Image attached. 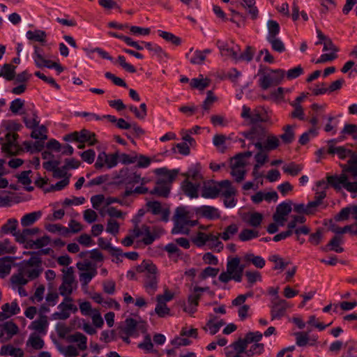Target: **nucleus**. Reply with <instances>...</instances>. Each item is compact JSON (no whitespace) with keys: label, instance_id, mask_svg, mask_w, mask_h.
<instances>
[{"label":"nucleus","instance_id":"50","mask_svg":"<svg viewBox=\"0 0 357 357\" xmlns=\"http://www.w3.org/2000/svg\"><path fill=\"white\" fill-rule=\"evenodd\" d=\"M13 236H15V241L17 243L22 244L26 249L29 248L28 245L31 243L32 240L29 239V236L25 229L22 230V231L13 233Z\"/></svg>","mask_w":357,"mask_h":357},{"label":"nucleus","instance_id":"3","mask_svg":"<svg viewBox=\"0 0 357 357\" xmlns=\"http://www.w3.org/2000/svg\"><path fill=\"white\" fill-rule=\"evenodd\" d=\"M194 213L187 206L178 207L173 218L174 226L172 230L174 234H188L189 228L197 225L193 220Z\"/></svg>","mask_w":357,"mask_h":357},{"label":"nucleus","instance_id":"31","mask_svg":"<svg viewBox=\"0 0 357 357\" xmlns=\"http://www.w3.org/2000/svg\"><path fill=\"white\" fill-rule=\"evenodd\" d=\"M328 183L335 188H344L348 191L349 184L353 182H349L348 177L345 174H342L340 176H328Z\"/></svg>","mask_w":357,"mask_h":357},{"label":"nucleus","instance_id":"5","mask_svg":"<svg viewBox=\"0 0 357 357\" xmlns=\"http://www.w3.org/2000/svg\"><path fill=\"white\" fill-rule=\"evenodd\" d=\"M66 341L70 344L60 349L65 357H77L81 351L87 349V337L80 332L69 335L66 337Z\"/></svg>","mask_w":357,"mask_h":357},{"label":"nucleus","instance_id":"53","mask_svg":"<svg viewBox=\"0 0 357 357\" xmlns=\"http://www.w3.org/2000/svg\"><path fill=\"white\" fill-rule=\"evenodd\" d=\"M238 231V225L236 224H231L227 227L222 233H220V237L224 241H228L236 234Z\"/></svg>","mask_w":357,"mask_h":357},{"label":"nucleus","instance_id":"11","mask_svg":"<svg viewBox=\"0 0 357 357\" xmlns=\"http://www.w3.org/2000/svg\"><path fill=\"white\" fill-rule=\"evenodd\" d=\"M57 309L59 311L52 314V319L65 320L70 317L71 313H76L78 311V307L72 297H63Z\"/></svg>","mask_w":357,"mask_h":357},{"label":"nucleus","instance_id":"43","mask_svg":"<svg viewBox=\"0 0 357 357\" xmlns=\"http://www.w3.org/2000/svg\"><path fill=\"white\" fill-rule=\"evenodd\" d=\"M192 50H193L192 48H191L190 50L189 53L186 54V57L189 59L190 62L192 64H195V65L202 64L206 59L204 52H202L200 50H196L191 55V52H192Z\"/></svg>","mask_w":357,"mask_h":357},{"label":"nucleus","instance_id":"44","mask_svg":"<svg viewBox=\"0 0 357 357\" xmlns=\"http://www.w3.org/2000/svg\"><path fill=\"white\" fill-rule=\"evenodd\" d=\"M268 33L266 36V40H271L273 38H278V35L280 33L279 24L273 20H270L267 22Z\"/></svg>","mask_w":357,"mask_h":357},{"label":"nucleus","instance_id":"35","mask_svg":"<svg viewBox=\"0 0 357 357\" xmlns=\"http://www.w3.org/2000/svg\"><path fill=\"white\" fill-rule=\"evenodd\" d=\"M1 356H10L13 357H23L24 351L20 348H15L10 344L3 345L0 349Z\"/></svg>","mask_w":357,"mask_h":357},{"label":"nucleus","instance_id":"57","mask_svg":"<svg viewBox=\"0 0 357 357\" xmlns=\"http://www.w3.org/2000/svg\"><path fill=\"white\" fill-rule=\"evenodd\" d=\"M329 229L332 232L335 233L337 236H340V234H343L347 232H350L353 234H357V230H354L352 225H347L344 227H340L334 224H331L329 227Z\"/></svg>","mask_w":357,"mask_h":357},{"label":"nucleus","instance_id":"20","mask_svg":"<svg viewBox=\"0 0 357 357\" xmlns=\"http://www.w3.org/2000/svg\"><path fill=\"white\" fill-rule=\"evenodd\" d=\"M291 211V206L289 203L282 202L280 204L277 208L276 211L273 215V220L278 225L282 227L284 225L288 215Z\"/></svg>","mask_w":357,"mask_h":357},{"label":"nucleus","instance_id":"18","mask_svg":"<svg viewBox=\"0 0 357 357\" xmlns=\"http://www.w3.org/2000/svg\"><path fill=\"white\" fill-rule=\"evenodd\" d=\"M217 44L222 56L231 58L236 61H238V52L240 51L238 45L234 43L229 44L220 40H218Z\"/></svg>","mask_w":357,"mask_h":357},{"label":"nucleus","instance_id":"6","mask_svg":"<svg viewBox=\"0 0 357 357\" xmlns=\"http://www.w3.org/2000/svg\"><path fill=\"white\" fill-rule=\"evenodd\" d=\"M244 269L245 265L241 264L239 257H228L226 271L219 275L218 279L223 283H227L231 280L240 282L242 280Z\"/></svg>","mask_w":357,"mask_h":357},{"label":"nucleus","instance_id":"10","mask_svg":"<svg viewBox=\"0 0 357 357\" xmlns=\"http://www.w3.org/2000/svg\"><path fill=\"white\" fill-rule=\"evenodd\" d=\"M62 282L59 287V294L63 297H70V294L77 288L73 267H67L62 270Z\"/></svg>","mask_w":357,"mask_h":357},{"label":"nucleus","instance_id":"28","mask_svg":"<svg viewBox=\"0 0 357 357\" xmlns=\"http://www.w3.org/2000/svg\"><path fill=\"white\" fill-rule=\"evenodd\" d=\"M33 49L34 51L32 57L36 66L38 68L45 67L48 68V66L50 65L52 61L45 56L43 50L37 45H33Z\"/></svg>","mask_w":357,"mask_h":357},{"label":"nucleus","instance_id":"58","mask_svg":"<svg viewBox=\"0 0 357 357\" xmlns=\"http://www.w3.org/2000/svg\"><path fill=\"white\" fill-rule=\"evenodd\" d=\"M269 260L274 263L273 268L275 270L283 271L289 264V261H286L276 255L271 256Z\"/></svg>","mask_w":357,"mask_h":357},{"label":"nucleus","instance_id":"41","mask_svg":"<svg viewBox=\"0 0 357 357\" xmlns=\"http://www.w3.org/2000/svg\"><path fill=\"white\" fill-rule=\"evenodd\" d=\"M257 150L258 152L255 155L256 164L254 166V173H256L268 160V151L264 150L263 148Z\"/></svg>","mask_w":357,"mask_h":357},{"label":"nucleus","instance_id":"39","mask_svg":"<svg viewBox=\"0 0 357 357\" xmlns=\"http://www.w3.org/2000/svg\"><path fill=\"white\" fill-rule=\"evenodd\" d=\"M16 67L10 63H6L0 66V77L6 80L10 81L14 79Z\"/></svg>","mask_w":357,"mask_h":357},{"label":"nucleus","instance_id":"25","mask_svg":"<svg viewBox=\"0 0 357 357\" xmlns=\"http://www.w3.org/2000/svg\"><path fill=\"white\" fill-rule=\"evenodd\" d=\"M20 312V307L16 301L11 303H5L1 306L0 312V321H3L18 314Z\"/></svg>","mask_w":357,"mask_h":357},{"label":"nucleus","instance_id":"32","mask_svg":"<svg viewBox=\"0 0 357 357\" xmlns=\"http://www.w3.org/2000/svg\"><path fill=\"white\" fill-rule=\"evenodd\" d=\"M91 203L92 207L98 211L101 216L105 215V210L107 209L105 195H96L91 197Z\"/></svg>","mask_w":357,"mask_h":357},{"label":"nucleus","instance_id":"36","mask_svg":"<svg viewBox=\"0 0 357 357\" xmlns=\"http://www.w3.org/2000/svg\"><path fill=\"white\" fill-rule=\"evenodd\" d=\"M243 260L245 262L252 264L257 268H262L266 264V261L264 258L261 256L255 255L252 252H248L244 255Z\"/></svg>","mask_w":357,"mask_h":357},{"label":"nucleus","instance_id":"51","mask_svg":"<svg viewBox=\"0 0 357 357\" xmlns=\"http://www.w3.org/2000/svg\"><path fill=\"white\" fill-rule=\"evenodd\" d=\"M343 170L351 173L354 176H357V155L356 153L349 159L347 164L343 167Z\"/></svg>","mask_w":357,"mask_h":357},{"label":"nucleus","instance_id":"24","mask_svg":"<svg viewBox=\"0 0 357 357\" xmlns=\"http://www.w3.org/2000/svg\"><path fill=\"white\" fill-rule=\"evenodd\" d=\"M218 182L209 181L205 182L202 187L201 195L206 199H214L218 196Z\"/></svg>","mask_w":357,"mask_h":357},{"label":"nucleus","instance_id":"19","mask_svg":"<svg viewBox=\"0 0 357 357\" xmlns=\"http://www.w3.org/2000/svg\"><path fill=\"white\" fill-rule=\"evenodd\" d=\"M18 332V326L11 321L0 324V341L2 342H7Z\"/></svg>","mask_w":357,"mask_h":357},{"label":"nucleus","instance_id":"30","mask_svg":"<svg viewBox=\"0 0 357 357\" xmlns=\"http://www.w3.org/2000/svg\"><path fill=\"white\" fill-rule=\"evenodd\" d=\"M135 271L143 273L146 278L158 275L157 268L155 264L149 261H143L135 267Z\"/></svg>","mask_w":357,"mask_h":357},{"label":"nucleus","instance_id":"34","mask_svg":"<svg viewBox=\"0 0 357 357\" xmlns=\"http://www.w3.org/2000/svg\"><path fill=\"white\" fill-rule=\"evenodd\" d=\"M41 216L42 212L40 211L26 213L21 218V225L24 227L31 226L38 220Z\"/></svg>","mask_w":357,"mask_h":357},{"label":"nucleus","instance_id":"22","mask_svg":"<svg viewBox=\"0 0 357 357\" xmlns=\"http://www.w3.org/2000/svg\"><path fill=\"white\" fill-rule=\"evenodd\" d=\"M335 139H331L328 142V152L329 153L337 155L341 160H344L347 158L349 159L355 153L351 150L348 149L343 146H335Z\"/></svg>","mask_w":357,"mask_h":357},{"label":"nucleus","instance_id":"54","mask_svg":"<svg viewBox=\"0 0 357 357\" xmlns=\"http://www.w3.org/2000/svg\"><path fill=\"white\" fill-rule=\"evenodd\" d=\"M259 236V231L252 229H244L239 235L238 238L241 241H248L256 238Z\"/></svg>","mask_w":357,"mask_h":357},{"label":"nucleus","instance_id":"12","mask_svg":"<svg viewBox=\"0 0 357 357\" xmlns=\"http://www.w3.org/2000/svg\"><path fill=\"white\" fill-rule=\"evenodd\" d=\"M207 289L208 288L195 287L188 296V301H184L182 305L183 311L192 316L197 312L202 293Z\"/></svg>","mask_w":357,"mask_h":357},{"label":"nucleus","instance_id":"2","mask_svg":"<svg viewBox=\"0 0 357 357\" xmlns=\"http://www.w3.org/2000/svg\"><path fill=\"white\" fill-rule=\"evenodd\" d=\"M19 125L13 121H3L0 127V141L2 151L10 155L16 154L19 150L17 142V135L13 131L17 130Z\"/></svg>","mask_w":357,"mask_h":357},{"label":"nucleus","instance_id":"48","mask_svg":"<svg viewBox=\"0 0 357 357\" xmlns=\"http://www.w3.org/2000/svg\"><path fill=\"white\" fill-rule=\"evenodd\" d=\"M249 349L245 351L246 357H252L256 355H260L264 351V344L259 342H253Z\"/></svg>","mask_w":357,"mask_h":357},{"label":"nucleus","instance_id":"49","mask_svg":"<svg viewBox=\"0 0 357 357\" xmlns=\"http://www.w3.org/2000/svg\"><path fill=\"white\" fill-rule=\"evenodd\" d=\"M26 36L29 40L45 43L47 36L44 31L38 29L34 31H28L26 33Z\"/></svg>","mask_w":357,"mask_h":357},{"label":"nucleus","instance_id":"56","mask_svg":"<svg viewBox=\"0 0 357 357\" xmlns=\"http://www.w3.org/2000/svg\"><path fill=\"white\" fill-rule=\"evenodd\" d=\"M224 322L222 321H214L213 320H209L206 326L203 328V329L209 333L211 335H213L216 334L220 328L223 326Z\"/></svg>","mask_w":357,"mask_h":357},{"label":"nucleus","instance_id":"16","mask_svg":"<svg viewBox=\"0 0 357 357\" xmlns=\"http://www.w3.org/2000/svg\"><path fill=\"white\" fill-rule=\"evenodd\" d=\"M241 116L247 123L250 124L267 121L261 109H255L252 110L246 105L242 107Z\"/></svg>","mask_w":357,"mask_h":357},{"label":"nucleus","instance_id":"14","mask_svg":"<svg viewBox=\"0 0 357 357\" xmlns=\"http://www.w3.org/2000/svg\"><path fill=\"white\" fill-rule=\"evenodd\" d=\"M242 135L250 141V144L248 145V149L250 145L255 146L257 149L263 148L261 141L266 137V132L263 128H253L249 131L243 132Z\"/></svg>","mask_w":357,"mask_h":357},{"label":"nucleus","instance_id":"40","mask_svg":"<svg viewBox=\"0 0 357 357\" xmlns=\"http://www.w3.org/2000/svg\"><path fill=\"white\" fill-rule=\"evenodd\" d=\"M218 185H220V188H218V196L221 195L225 197L230 195H235L236 191L231 186V183L229 181L225 180L218 182Z\"/></svg>","mask_w":357,"mask_h":357},{"label":"nucleus","instance_id":"42","mask_svg":"<svg viewBox=\"0 0 357 357\" xmlns=\"http://www.w3.org/2000/svg\"><path fill=\"white\" fill-rule=\"evenodd\" d=\"M137 347L145 354L156 352L154 349V345L151 341V337L149 334L144 335L143 340L138 344Z\"/></svg>","mask_w":357,"mask_h":357},{"label":"nucleus","instance_id":"64","mask_svg":"<svg viewBox=\"0 0 357 357\" xmlns=\"http://www.w3.org/2000/svg\"><path fill=\"white\" fill-rule=\"evenodd\" d=\"M302 169L303 167L301 165H297L294 162L284 165L282 167L284 172L293 176H295L297 174H298L299 172L302 170Z\"/></svg>","mask_w":357,"mask_h":357},{"label":"nucleus","instance_id":"45","mask_svg":"<svg viewBox=\"0 0 357 357\" xmlns=\"http://www.w3.org/2000/svg\"><path fill=\"white\" fill-rule=\"evenodd\" d=\"M280 139L275 135H269L266 137L263 144V149L270 151L276 149L280 146Z\"/></svg>","mask_w":357,"mask_h":357},{"label":"nucleus","instance_id":"63","mask_svg":"<svg viewBox=\"0 0 357 357\" xmlns=\"http://www.w3.org/2000/svg\"><path fill=\"white\" fill-rule=\"evenodd\" d=\"M27 346L31 347L35 349H42L44 346V342L40 337L36 334H31L26 343Z\"/></svg>","mask_w":357,"mask_h":357},{"label":"nucleus","instance_id":"27","mask_svg":"<svg viewBox=\"0 0 357 357\" xmlns=\"http://www.w3.org/2000/svg\"><path fill=\"white\" fill-rule=\"evenodd\" d=\"M231 137L225 135L217 134L213 137V144L220 153H225L227 148L231 145Z\"/></svg>","mask_w":357,"mask_h":357},{"label":"nucleus","instance_id":"37","mask_svg":"<svg viewBox=\"0 0 357 357\" xmlns=\"http://www.w3.org/2000/svg\"><path fill=\"white\" fill-rule=\"evenodd\" d=\"M210 83V79L204 77L203 75H200L198 77L192 79L190 85L192 88L203 91L209 86Z\"/></svg>","mask_w":357,"mask_h":357},{"label":"nucleus","instance_id":"33","mask_svg":"<svg viewBox=\"0 0 357 357\" xmlns=\"http://www.w3.org/2000/svg\"><path fill=\"white\" fill-rule=\"evenodd\" d=\"M98 244L102 249L107 250L114 256L118 257L122 255V251L120 248L113 246L109 241L104 238H99L98 239Z\"/></svg>","mask_w":357,"mask_h":357},{"label":"nucleus","instance_id":"62","mask_svg":"<svg viewBox=\"0 0 357 357\" xmlns=\"http://www.w3.org/2000/svg\"><path fill=\"white\" fill-rule=\"evenodd\" d=\"M342 242V238L340 236L336 235L331 239L328 246L330 248L331 250H333L337 253H340L342 252L344 250L343 248L341 246Z\"/></svg>","mask_w":357,"mask_h":357},{"label":"nucleus","instance_id":"7","mask_svg":"<svg viewBox=\"0 0 357 357\" xmlns=\"http://www.w3.org/2000/svg\"><path fill=\"white\" fill-rule=\"evenodd\" d=\"M155 173L163 176V178L158 180L156 185L151 191V194H155L161 197H167L171 188V183L177 175L176 171H169L165 168H159L155 170Z\"/></svg>","mask_w":357,"mask_h":357},{"label":"nucleus","instance_id":"29","mask_svg":"<svg viewBox=\"0 0 357 357\" xmlns=\"http://www.w3.org/2000/svg\"><path fill=\"white\" fill-rule=\"evenodd\" d=\"M290 305L284 300H278L277 303L273 305L271 310V319H279L283 317L287 308Z\"/></svg>","mask_w":357,"mask_h":357},{"label":"nucleus","instance_id":"59","mask_svg":"<svg viewBox=\"0 0 357 357\" xmlns=\"http://www.w3.org/2000/svg\"><path fill=\"white\" fill-rule=\"evenodd\" d=\"M137 321L133 319H127L126 320V326L124 327V332L129 336L137 337L138 333H136Z\"/></svg>","mask_w":357,"mask_h":357},{"label":"nucleus","instance_id":"60","mask_svg":"<svg viewBox=\"0 0 357 357\" xmlns=\"http://www.w3.org/2000/svg\"><path fill=\"white\" fill-rule=\"evenodd\" d=\"M50 242V238H49V236L45 235L37 238L35 241L32 240L31 243L29 244L28 247H29V249H39L47 246V245H49Z\"/></svg>","mask_w":357,"mask_h":357},{"label":"nucleus","instance_id":"4","mask_svg":"<svg viewBox=\"0 0 357 357\" xmlns=\"http://www.w3.org/2000/svg\"><path fill=\"white\" fill-rule=\"evenodd\" d=\"M263 334L259 331L248 333L243 339H240L225 348L227 357H246L245 351L248 345L253 342H259Z\"/></svg>","mask_w":357,"mask_h":357},{"label":"nucleus","instance_id":"23","mask_svg":"<svg viewBox=\"0 0 357 357\" xmlns=\"http://www.w3.org/2000/svg\"><path fill=\"white\" fill-rule=\"evenodd\" d=\"M183 192L190 199H197L199 197V191L200 189L199 183H192L188 179H185L181 184Z\"/></svg>","mask_w":357,"mask_h":357},{"label":"nucleus","instance_id":"46","mask_svg":"<svg viewBox=\"0 0 357 357\" xmlns=\"http://www.w3.org/2000/svg\"><path fill=\"white\" fill-rule=\"evenodd\" d=\"M18 225V221L15 218H10L6 223L2 225L0 232L3 234H12L17 232L16 229Z\"/></svg>","mask_w":357,"mask_h":357},{"label":"nucleus","instance_id":"47","mask_svg":"<svg viewBox=\"0 0 357 357\" xmlns=\"http://www.w3.org/2000/svg\"><path fill=\"white\" fill-rule=\"evenodd\" d=\"M142 43L149 52L156 55L160 59L167 57V53L159 45L149 42H142Z\"/></svg>","mask_w":357,"mask_h":357},{"label":"nucleus","instance_id":"38","mask_svg":"<svg viewBox=\"0 0 357 357\" xmlns=\"http://www.w3.org/2000/svg\"><path fill=\"white\" fill-rule=\"evenodd\" d=\"M197 211L208 219H216L220 217V213L217 208L211 206H202Z\"/></svg>","mask_w":357,"mask_h":357},{"label":"nucleus","instance_id":"26","mask_svg":"<svg viewBox=\"0 0 357 357\" xmlns=\"http://www.w3.org/2000/svg\"><path fill=\"white\" fill-rule=\"evenodd\" d=\"M49 322L47 317L45 314H39L38 317L31 323L29 328L40 334H46Z\"/></svg>","mask_w":357,"mask_h":357},{"label":"nucleus","instance_id":"52","mask_svg":"<svg viewBox=\"0 0 357 357\" xmlns=\"http://www.w3.org/2000/svg\"><path fill=\"white\" fill-rule=\"evenodd\" d=\"M158 275L146 278L144 287L146 291L150 294H153L158 288Z\"/></svg>","mask_w":357,"mask_h":357},{"label":"nucleus","instance_id":"8","mask_svg":"<svg viewBox=\"0 0 357 357\" xmlns=\"http://www.w3.org/2000/svg\"><path fill=\"white\" fill-rule=\"evenodd\" d=\"M252 155V152L248 151L239 153L231 158L230 167L231 174L237 182L243 180L245 174V166L248 165V160Z\"/></svg>","mask_w":357,"mask_h":357},{"label":"nucleus","instance_id":"55","mask_svg":"<svg viewBox=\"0 0 357 357\" xmlns=\"http://www.w3.org/2000/svg\"><path fill=\"white\" fill-rule=\"evenodd\" d=\"M158 35L167 42H169L175 45H179L181 43V39L173 34L172 33L165 31L158 30Z\"/></svg>","mask_w":357,"mask_h":357},{"label":"nucleus","instance_id":"13","mask_svg":"<svg viewBox=\"0 0 357 357\" xmlns=\"http://www.w3.org/2000/svg\"><path fill=\"white\" fill-rule=\"evenodd\" d=\"M66 142H77L79 143H88L89 146L96 144L95 134L87 130H82L80 132H73L63 137Z\"/></svg>","mask_w":357,"mask_h":357},{"label":"nucleus","instance_id":"21","mask_svg":"<svg viewBox=\"0 0 357 357\" xmlns=\"http://www.w3.org/2000/svg\"><path fill=\"white\" fill-rule=\"evenodd\" d=\"M148 210L154 215H160V219L164 222H168L170 211L167 208L162 207L161 204L156 201L148 202L146 204Z\"/></svg>","mask_w":357,"mask_h":357},{"label":"nucleus","instance_id":"15","mask_svg":"<svg viewBox=\"0 0 357 357\" xmlns=\"http://www.w3.org/2000/svg\"><path fill=\"white\" fill-rule=\"evenodd\" d=\"M118 164L117 154L108 155L102 151L99 153L95 163V167L98 169L102 168L112 169Z\"/></svg>","mask_w":357,"mask_h":357},{"label":"nucleus","instance_id":"61","mask_svg":"<svg viewBox=\"0 0 357 357\" xmlns=\"http://www.w3.org/2000/svg\"><path fill=\"white\" fill-rule=\"evenodd\" d=\"M294 128L293 126L287 125L283 128L284 133L280 135V138L284 143L289 144L294 139Z\"/></svg>","mask_w":357,"mask_h":357},{"label":"nucleus","instance_id":"1","mask_svg":"<svg viewBox=\"0 0 357 357\" xmlns=\"http://www.w3.org/2000/svg\"><path fill=\"white\" fill-rule=\"evenodd\" d=\"M43 268L40 257L32 256L27 260H23L18 264L17 272L13 274L15 283L27 284L38 278L42 273Z\"/></svg>","mask_w":357,"mask_h":357},{"label":"nucleus","instance_id":"9","mask_svg":"<svg viewBox=\"0 0 357 357\" xmlns=\"http://www.w3.org/2000/svg\"><path fill=\"white\" fill-rule=\"evenodd\" d=\"M285 77V71L282 69H269L261 74L259 79V85L263 90H266L272 86L282 83Z\"/></svg>","mask_w":357,"mask_h":357},{"label":"nucleus","instance_id":"17","mask_svg":"<svg viewBox=\"0 0 357 357\" xmlns=\"http://www.w3.org/2000/svg\"><path fill=\"white\" fill-rule=\"evenodd\" d=\"M133 235L137 237V239L139 241L143 242L145 245L151 244L157 238L159 237L158 234L151 232L146 226L134 229Z\"/></svg>","mask_w":357,"mask_h":357}]
</instances>
